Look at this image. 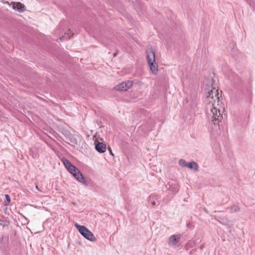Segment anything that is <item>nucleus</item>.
<instances>
[{
    "label": "nucleus",
    "mask_w": 255,
    "mask_h": 255,
    "mask_svg": "<svg viewBox=\"0 0 255 255\" xmlns=\"http://www.w3.org/2000/svg\"><path fill=\"white\" fill-rule=\"evenodd\" d=\"M206 112L208 118L215 127L219 128V122L223 119L221 114L220 97L218 90L212 88L206 96Z\"/></svg>",
    "instance_id": "f257e3e1"
},
{
    "label": "nucleus",
    "mask_w": 255,
    "mask_h": 255,
    "mask_svg": "<svg viewBox=\"0 0 255 255\" xmlns=\"http://www.w3.org/2000/svg\"><path fill=\"white\" fill-rule=\"evenodd\" d=\"M75 226L85 238L90 241L96 240V238L93 234L85 226L80 225L77 223L75 224Z\"/></svg>",
    "instance_id": "f03ea898"
},
{
    "label": "nucleus",
    "mask_w": 255,
    "mask_h": 255,
    "mask_svg": "<svg viewBox=\"0 0 255 255\" xmlns=\"http://www.w3.org/2000/svg\"><path fill=\"white\" fill-rule=\"evenodd\" d=\"M70 173L74 176V177L78 181L82 183L83 184L87 185V182L85 178H84L82 174L81 173V172L78 168L75 167V169L71 171Z\"/></svg>",
    "instance_id": "7ed1b4c3"
},
{
    "label": "nucleus",
    "mask_w": 255,
    "mask_h": 255,
    "mask_svg": "<svg viewBox=\"0 0 255 255\" xmlns=\"http://www.w3.org/2000/svg\"><path fill=\"white\" fill-rule=\"evenodd\" d=\"M133 85V82L131 81H127L121 83L116 86L115 89L119 91H127Z\"/></svg>",
    "instance_id": "20e7f679"
},
{
    "label": "nucleus",
    "mask_w": 255,
    "mask_h": 255,
    "mask_svg": "<svg viewBox=\"0 0 255 255\" xmlns=\"http://www.w3.org/2000/svg\"><path fill=\"white\" fill-rule=\"evenodd\" d=\"M146 59L148 63L155 61V54L152 48H149L146 51Z\"/></svg>",
    "instance_id": "39448f33"
},
{
    "label": "nucleus",
    "mask_w": 255,
    "mask_h": 255,
    "mask_svg": "<svg viewBox=\"0 0 255 255\" xmlns=\"http://www.w3.org/2000/svg\"><path fill=\"white\" fill-rule=\"evenodd\" d=\"M180 239V235H172L168 240V245L170 247L175 246L179 242Z\"/></svg>",
    "instance_id": "423d86ee"
},
{
    "label": "nucleus",
    "mask_w": 255,
    "mask_h": 255,
    "mask_svg": "<svg viewBox=\"0 0 255 255\" xmlns=\"http://www.w3.org/2000/svg\"><path fill=\"white\" fill-rule=\"evenodd\" d=\"M11 5H12V8L17 11L21 12L24 11L25 6L23 4L20 2H11Z\"/></svg>",
    "instance_id": "0eeeda50"
},
{
    "label": "nucleus",
    "mask_w": 255,
    "mask_h": 255,
    "mask_svg": "<svg viewBox=\"0 0 255 255\" xmlns=\"http://www.w3.org/2000/svg\"><path fill=\"white\" fill-rule=\"evenodd\" d=\"M62 162L67 168V169L70 172L73 170L75 169L76 167L74 165L72 164L71 162L65 158L62 159Z\"/></svg>",
    "instance_id": "6e6552de"
},
{
    "label": "nucleus",
    "mask_w": 255,
    "mask_h": 255,
    "mask_svg": "<svg viewBox=\"0 0 255 255\" xmlns=\"http://www.w3.org/2000/svg\"><path fill=\"white\" fill-rule=\"evenodd\" d=\"M95 149L100 153H104L106 150V145L102 142L95 143Z\"/></svg>",
    "instance_id": "1a4fd4ad"
},
{
    "label": "nucleus",
    "mask_w": 255,
    "mask_h": 255,
    "mask_svg": "<svg viewBox=\"0 0 255 255\" xmlns=\"http://www.w3.org/2000/svg\"><path fill=\"white\" fill-rule=\"evenodd\" d=\"M151 71L154 74H157L158 73V65L154 61V62H150L148 63Z\"/></svg>",
    "instance_id": "9d476101"
},
{
    "label": "nucleus",
    "mask_w": 255,
    "mask_h": 255,
    "mask_svg": "<svg viewBox=\"0 0 255 255\" xmlns=\"http://www.w3.org/2000/svg\"><path fill=\"white\" fill-rule=\"evenodd\" d=\"M186 167H188L191 169H193L195 171H197L198 170V164L194 161L188 163Z\"/></svg>",
    "instance_id": "9b49d317"
},
{
    "label": "nucleus",
    "mask_w": 255,
    "mask_h": 255,
    "mask_svg": "<svg viewBox=\"0 0 255 255\" xmlns=\"http://www.w3.org/2000/svg\"><path fill=\"white\" fill-rule=\"evenodd\" d=\"M230 213H233L239 212L240 208L237 205H233L229 208Z\"/></svg>",
    "instance_id": "f8f14e48"
},
{
    "label": "nucleus",
    "mask_w": 255,
    "mask_h": 255,
    "mask_svg": "<svg viewBox=\"0 0 255 255\" xmlns=\"http://www.w3.org/2000/svg\"><path fill=\"white\" fill-rule=\"evenodd\" d=\"M187 162L184 159H180L179 161V164L180 166L183 167H186L187 166Z\"/></svg>",
    "instance_id": "ddd939ff"
},
{
    "label": "nucleus",
    "mask_w": 255,
    "mask_h": 255,
    "mask_svg": "<svg viewBox=\"0 0 255 255\" xmlns=\"http://www.w3.org/2000/svg\"><path fill=\"white\" fill-rule=\"evenodd\" d=\"M5 198H6V200L7 202V203L8 204L10 202V196L6 194V195H5Z\"/></svg>",
    "instance_id": "4468645a"
},
{
    "label": "nucleus",
    "mask_w": 255,
    "mask_h": 255,
    "mask_svg": "<svg viewBox=\"0 0 255 255\" xmlns=\"http://www.w3.org/2000/svg\"><path fill=\"white\" fill-rule=\"evenodd\" d=\"M36 189H37V190H38V191H40V189H39V187H38V186H37V185H36Z\"/></svg>",
    "instance_id": "2eb2a0df"
},
{
    "label": "nucleus",
    "mask_w": 255,
    "mask_h": 255,
    "mask_svg": "<svg viewBox=\"0 0 255 255\" xmlns=\"http://www.w3.org/2000/svg\"><path fill=\"white\" fill-rule=\"evenodd\" d=\"M67 38L66 36H62V39Z\"/></svg>",
    "instance_id": "dca6fc26"
},
{
    "label": "nucleus",
    "mask_w": 255,
    "mask_h": 255,
    "mask_svg": "<svg viewBox=\"0 0 255 255\" xmlns=\"http://www.w3.org/2000/svg\"><path fill=\"white\" fill-rule=\"evenodd\" d=\"M110 152H111V154L113 156H114V154H113V153H112V152L111 151V150L110 151Z\"/></svg>",
    "instance_id": "f3484780"
},
{
    "label": "nucleus",
    "mask_w": 255,
    "mask_h": 255,
    "mask_svg": "<svg viewBox=\"0 0 255 255\" xmlns=\"http://www.w3.org/2000/svg\"><path fill=\"white\" fill-rule=\"evenodd\" d=\"M68 39L70 38V36H68Z\"/></svg>",
    "instance_id": "a211bd4d"
}]
</instances>
